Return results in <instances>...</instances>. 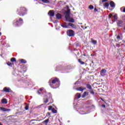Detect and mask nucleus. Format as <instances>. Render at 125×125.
<instances>
[{"label": "nucleus", "mask_w": 125, "mask_h": 125, "mask_svg": "<svg viewBox=\"0 0 125 125\" xmlns=\"http://www.w3.org/2000/svg\"><path fill=\"white\" fill-rule=\"evenodd\" d=\"M69 69H71L70 65H68L66 67H63L62 69V71H66V70H69Z\"/></svg>", "instance_id": "nucleus-19"}, {"label": "nucleus", "mask_w": 125, "mask_h": 125, "mask_svg": "<svg viewBox=\"0 0 125 125\" xmlns=\"http://www.w3.org/2000/svg\"><path fill=\"white\" fill-rule=\"evenodd\" d=\"M48 101H50L48 105L53 103V100L52 99V95L50 93H48L47 95L44 96L43 98V102L45 104H46Z\"/></svg>", "instance_id": "nucleus-2"}, {"label": "nucleus", "mask_w": 125, "mask_h": 125, "mask_svg": "<svg viewBox=\"0 0 125 125\" xmlns=\"http://www.w3.org/2000/svg\"><path fill=\"white\" fill-rule=\"evenodd\" d=\"M106 73L107 70L105 69H103L100 71V75L102 77H105V76H106Z\"/></svg>", "instance_id": "nucleus-10"}, {"label": "nucleus", "mask_w": 125, "mask_h": 125, "mask_svg": "<svg viewBox=\"0 0 125 125\" xmlns=\"http://www.w3.org/2000/svg\"><path fill=\"white\" fill-rule=\"evenodd\" d=\"M68 22H71V23L75 22V20L73 18H71L70 20H68Z\"/></svg>", "instance_id": "nucleus-27"}, {"label": "nucleus", "mask_w": 125, "mask_h": 125, "mask_svg": "<svg viewBox=\"0 0 125 125\" xmlns=\"http://www.w3.org/2000/svg\"><path fill=\"white\" fill-rule=\"evenodd\" d=\"M112 14H110L108 16V19H111V18H112Z\"/></svg>", "instance_id": "nucleus-39"}, {"label": "nucleus", "mask_w": 125, "mask_h": 125, "mask_svg": "<svg viewBox=\"0 0 125 125\" xmlns=\"http://www.w3.org/2000/svg\"><path fill=\"white\" fill-rule=\"evenodd\" d=\"M1 35V33H0V36Z\"/></svg>", "instance_id": "nucleus-53"}, {"label": "nucleus", "mask_w": 125, "mask_h": 125, "mask_svg": "<svg viewBox=\"0 0 125 125\" xmlns=\"http://www.w3.org/2000/svg\"><path fill=\"white\" fill-rule=\"evenodd\" d=\"M0 125H3L2 124H1V123H0Z\"/></svg>", "instance_id": "nucleus-52"}, {"label": "nucleus", "mask_w": 125, "mask_h": 125, "mask_svg": "<svg viewBox=\"0 0 125 125\" xmlns=\"http://www.w3.org/2000/svg\"><path fill=\"white\" fill-rule=\"evenodd\" d=\"M1 103H3V104H6L7 103V100L6 99H2Z\"/></svg>", "instance_id": "nucleus-24"}, {"label": "nucleus", "mask_w": 125, "mask_h": 125, "mask_svg": "<svg viewBox=\"0 0 125 125\" xmlns=\"http://www.w3.org/2000/svg\"><path fill=\"white\" fill-rule=\"evenodd\" d=\"M48 122H49V119H47L46 120H45V121H44L42 123L43 124H45V125H47V123H48Z\"/></svg>", "instance_id": "nucleus-29"}, {"label": "nucleus", "mask_w": 125, "mask_h": 125, "mask_svg": "<svg viewBox=\"0 0 125 125\" xmlns=\"http://www.w3.org/2000/svg\"><path fill=\"white\" fill-rule=\"evenodd\" d=\"M94 11H95V12H97V11H98V10H97V9L96 8H95Z\"/></svg>", "instance_id": "nucleus-42"}, {"label": "nucleus", "mask_w": 125, "mask_h": 125, "mask_svg": "<svg viewBox=\"0 0 125 125\" xmlns=\"http://www.w3.org/2000/svg\"><path fill=\"white\" fill-rule=\"evenodd\" d=\"M44 3H49V1L48 0H41Z\"/></svg>", "instance_id": "nucleus-30"}, {"label": "nucleus", "mask_w": 125, "mask_h": 125, "mask_svg": "<svg viewBox=\"0 0 125 125\" xmlns=\"http://www.w3.org/2000/svg\"><path fill=\"white\" fill-rule=\"evenodd\" d=\"M50 112H47L46 115V117H49V116H50Z\"/></svg>", "instance_id": "nucleus-38"}, {"label": "nucleus", "mask_w": 125, "mask_h": 125, "mask_svg": "<svg viewBox=\"0 0 125 125\" xmlns=\"http://www.w3.org/2000/svg\"><path fill=\"white\" fill-rule=\"evenodd\" d=\"M78 62L79 63H80V64H81V65H84V62H82V60H81V59H79L78 60Z\"/></svg>", "instance_id": "nucleus-28"}, {"label": "nucleus", "mask_w": 125, "mask_h": 125, "mask_svg": "<svg viewBox=\"0 0 125 125\" xmlns=\"http://www.w3.org/2000/svg\"><path fill=\"white\" fill-rule=\"evenodd\" d=\"M77 55H80V53L79 52L77 53Z\"/></svg>", "instance_id": "nucleus-50"}, {"label": "nucleus", "mask_w": 125, "mask_h": 125, "mask_svg": "<svg viewBox=\"0 0 125 125\" xmlns=\"http://www.w3.org/2000/svg\"><path fill=\"white\" fill-rule=\"evenodd\" d=\"M52 112L53 114H56V113H57V110L54 108H53L52 109Z\"/></svg>", "instance_id": "nucleus-31"}, {"label": "nucleus", "mask_w": 125, "mask_h": 125, "mask_svg": "<svg viewBox=\"0 0 125 125\" xmlns=\"http://www.w3.org/2000/svg\"><path fill=\"white\" fill-rule=\"evenodd\" d=\"M88 8H89V9H93L94 8V7L93 6V5H90L89 6Z\"/></svg>", "instance_id": "nucleus-34"}, {"label": "nucleus", "mask_w": 125, "mask_h": 125, "mask_svg": "<svg viewBox=\"0 0 125 125\" xmlns=\"http://www.w3.org/2000/svg\"><path fill=\"white\" fill-rule=\"evenodd\" d=\"M56 18L57 19H58L59 20L61 19V18H62V15H61V14L58 13L56 15Z\"/></svg>", "instance_id": "nucleus-21"}, {"label": "nucleus", "mask_w": 125, "mask_h": 125, "mask_svg": "<svg viewBox=\"0 0 125 125\" xmlns=\"http://www.w3.org/2000/svg\"><path fill=\"white\" fill-rule=\"evenodd\" d=\"M102 2H105V1H107V0H102Z\"/></svg>", "instance_id": "nucleus-44"}, {"label": "nucleus", "mask_w": 125, "mask_h": 125, "mask_svg": "<svg viewBox=\"0 0 125 125\" xmlns=\"http://www.w3.org/2000/svg\"><path fill=\"white\" fill-rule=\"evenodd\" d=\"M86 87L87 89H89V91L91 94H94V92L93 91V89H92V87H91V85H90V84H86Z\"/></svg>", "instance_id": "nucleus-6"}, {"label": "nucleus", "mask_w": 125, "mask_h": 125, "mask_svg": "<svg viewBox=\"0 0 125 125\" xmlns=\"http://www.w3.org/2000/svg\"><path fill=\"white\" fill-rule=\"evenodd\" d=\"M38 120H36V119H32L31 120H30V122H37Z\"/></svg>", "instance_id": "nucleus-41"}, {"label": "nucleus", "mask_w": 125, "mask_h": 125, "mask_svg": "<svg viewBox=\"0 0 125 125\" xmlns=\"http://www.w3.org/2000/svg\"><path fill=\"white\" fill-rule=\"evenodd\" d=\"M24 22L23 21V19L20 18L19 19H17L15 21V22L13 23L14 27H19L21 25H23Z\"/></svg>", "instance_id": "nucleus-4"}, {"label": "nucleus", "mask_w": 125, "mask_h": 125, "mask_svg": "<svg viewBox=\"0 0 125 125\" xmlns=\"http://www.w3.org/2000/svg\"><path fill=\"white\" fill-rule=\"evenodd\" d=\"M102 106L104 108H105L106 107V106H105V105L104 104H103Z\"/></svg>", "instance_id": "nucleus-46"}, {"label": "nucleus", "mask_w": 125, "mask_h": 125, "mask_svg": "<svg viewBox=\"0 0 125 125\" xmlns=\"http://www.w3.org/2000/svg\"><path fill=\"white\" fill-rule=\"evenodd\" d=\"M80 111L82 113H84L82 114V115H85L86 114H89V108H84L82 107L80 108Z\"/></svg>", "instance_id": "nucleus-5"}, {"label": "nucleus", "mask_w": 125, "mask_h": 125, "mask_svg": "<svg viewBox=\"0 0 125 125\" xmlns=\"http://www.w3.org/2000/svg\"><path fill=\"white\" fill-rule=\"evenodd\" d=\"M68 26H70V27L74 28V29H76V28H77V26H76V25H75L72 23H69Z\"/></svg>", "instance_id": "nucleus-20"}, {"label": "nucleus", "mask_w": 125, "mask_h": 125, "mask_svg": "<svg viewBox=\"0 0 125 125\" xmlns=\"http://www.w3.org/2000/svg\"><path fill=\"white\" fill-rule=\"evenodd\" d=\"M65 18L66 20L70 19V10H68L65 13Z\"/></svg>", "instance_id": "nucleus-11"}, {"label": "nucleus", "mask_w": 125, "mask_h": 125, "mask_svg": "<svg viewBox=\"0 0 125 125\" xmlns=\"http://www.w3.org/2000/svg\"><path fill=\"white\" fill-rule=\"evenodd\" d=\"M54 14H55L54 11L53 10H50L48 13V15L49 16H51V17H53V16H54Z\"/></svg>", "instance_id": "nucleus-14"}, {"label": "nucleus", "mask_w": 125, "mask_h": 125, "mask_svg": "<svg viewBox=\"0 0 125 125\" xmlns=\"http://www.w3.org/2000/svg\"><path fill=\"white\" fill-rule=\"evenodd\" d=\"M109 4L111 6V7H112L113 8H115L116 7V5L115 4V2L113 1H111L109 3Z\"/></svg>", "instance_id": "nucleus-18"}, {"label": "nucleus", "mask_w": 125, "mask_h": 125, "mask_svg": "<svg viewBox=\"0 0 125 125\" xmlns=\"http://www.w3.org/2000/svg\"><path fill=\"white\" fill-rule=\"evenodd\" d=\"M20 61L21 63H23V64H26V63H27V61L23 59H21Z\"/></svg>", "instance_id": "nucleus-25"}, {"label": "nucleus", "mask_w": 125, "mask_h": 125, "mask_svg": "<svg viewBox=\"0 0 125 125\" xmlns=\"http://www.w3.org/2000/svg\"><path fill=\"white\" fill-rule=\"evenodd\" d=\"M75 85L74 86H76L77 88H78V87H80V82L77 81L75 82Z\"/></svg>", "instance_id": "nucleus-22"}, {"label": "nucleus", "mask_w": 125, "mask_h": 125, "mask_svg": "<svg viewBox=\"0 0 125 125\" xmlns=\"http://www.w3.org/2000/svg\"><path fill=\"white\" fill-rule=\"evenodd\" d=\"M88 95V92H84L82 95V98H84L86 96H87Z\"/></svg>", "instance_id": "nucleus-23"}, {"label": "nucleus", "mask_w": 125, "mask_h": 125, "mask_svg": "<svg viewBox=\"0 0 125 125\" xmlns=\"http://www.w3.org/2000/svg\"><path fill=\"white\" fill-rule=\"evenodd\" d=\"M25 110H28L29 109V107L28 106H26L25 107Z\"/></svg>", "instance_id": "nucleus-43"}, {"label": "nucleus", "mask_w": 125, "mask_h": 125, "mask_svg": "<svg viewBox=\"0 0 125 125\" xmlns=\"http://www.w3.org/2000/svg\"><path fill=\"white\" fill-rule=\"evenodd\" d=\"M112 18L114 19L112 20V21L113 23H115V22L118 20V15L115 14L114 16L112 17Z\"/></svg>", "instance_id": "nucleus-15"}, {"label": "nucleus", "mask_w": 125, "mask_h": 125, "mask_svg": "<svg viewBox=\"0 0 125 125\" xmlns=\"http://www.w3.org/2000/svg\"><path fill=\"white\" fill-rule=\"evenodd\" d=\"M59 122L60 123L61 121H60V120H59Z\"/></svg>", "instance_id": "nucleus-54"}, {"label": "nucleus", "mask_w": 125, "mask_h": 125, "mask_svg": "<svg viewBox=\"0 0 125 125\" xmlns=\"http://www.w3.org/2000/svg\"><path fill=\"white\" fill-rule=\"evenodd\" d=\"M67 35L69 37H74L75 36V31L73 30H69L67 31Z\"/></svg>", "instance_id": "nucleus-7"}, {"label": "nucleus", "mask_w": 125, "mask_h": 125, "mask_svg": "<svg viewBox=\"0 0 125 125\" xmlns=\"http://www.w3.org/2000/svg\"><path fill=\"white\" fill-rule=\"evenodd\" d=\"M63 73H66V72H65V71H64V72H63Z\"/></svg>", "instance_id": "nucleus-56"}, {"label": "nucleus", "mask_w": 125, "mask_h": 125, "mask_svg": "<svg viewBox=\"0 0 125 125\" xmlns=\"http://www.w3.org/2000/svg\"><path fill=\"white\" fill-rule=\"evenodd\" d=\"M123 12H125V7L124 8H123Z\"/></svg>", "instance_id": "nucleus-45"}, {"label": "nucleus", "mask_w": 125, "mask_h": 125, "mask_svg": "<svg viewBox=\"0 0 125 125\" xmlns=\"http://www.w3.org/2000/svg\"><path fill=\"white\" fill-rule=\"evenodd\" d=\"M7 64L8 65V66H10V67H12V63L9 62H8L7 63Z\"/></svg>", "instance_id": "nucleus-36"}, {"label": "nucleus", "mask_w": 125, "mask_h": 125, "mask_svg": "<svg viewBox=\"0 0 125 125\" xmlns=\"http://www.w3.org/2000/svg\"><path fill=\"white\" fill-rule=\"evenodd\" d=\"M17 12L20 16H24L27 14V9L24 7H21L18 9Z\"/></svg>", "instance_id": "nucleus-3"}, {"label": "nucleus", "mask_w": 125, "mask_h": 125, "mask_svg": "<svg viewBox=\"0 0 125 125\" xmlns=\"http://www.w3.org/2000/svg\"><path fill=\"white\" fill-rule=\"evenodd\" d=\"M123 20L125 21V16H123Z\"/></svg>", "instance_id": "nucleus-47"}, {"label": "nucleus", "mask_w": 125, "mask_h": 125, "mask_svg": "<svg viewBox=\"0 0 125 125\" xmlns=\"http://www.w3.org/2000/svg\"><path fill=\"white\" fill-rule=\"evenodd\" d=\"M67 123H70V121H67Z\"/></svg>", "instance_id": "nucleus-51"}, {"label": "nucleus", "mask_w": 125, "mask_h": 125, "mask_svg": "<svg viewBox=\"0 0 125 125\" xmlns=\"http://www.w3.org/2000/svg\"><path fill=\"white\" fill-rule=\"evenodd\" d=\"M3 91L6 93L10 92V91H11V89H10V88L9 87H5L3 88Z\"/></svg>", "instance_id": "nucleus-16"}, {"label": "nucleus", "mask_w": 125, "mask_h": 125, "mask_svg": "<svg viewBox=\"0 0 125 125\" xmlns=\"http://www.w3.org/2000/svg\"><path fill=\"white\" fill-rule=\"evenodd\" d=\"M0 111H2L3 112H9L11 111V109L9 108H6L4 107H0Z\"/></svg>", "instance_id": "nucleus-12"}, {"label": "nucleus", "mask_w": 125, "mask_h": 125, "mask_svg": "<svg viewBox=\"0 0 125 125\" xmlns=\"http://www.w3.org/2000/svg\"><path fill=\"white\" fill-rule=\"evenodd\" d=\"M77 99H80V98H81V97L82 96V95L81 94H79V93H77Z\"/></svg>", "instance_id": "nucleus-32"}, {"label": "nucleus", "mask_w": 125, "mask_h": 125, "mask_svg": "<svg viewBox=\"0 0 125 125\" xmlns=\"http://www.w3.org/2000/svg\"><path fill=\"white\" fill-rule=\"evenodd\" d=\"M122 8H121V10H122Z\"/></svg>", "instance_id": "nucleus-57"}, {"label": "nucleus", "mask_w": 125, "mask_h": 125, "mask_svg": "<svg viewBox=\"0 0 125 125\" xmlns=\"http://www.w3.org/2000/svg\"><path fill=\"white\" fill-rule=\"evenodd\" d=\"M74 89H76V90H78V91H83V90H84V89H86L85 88L83 87V86H80L79 87H77V86H74Z\"/></svg>", "instance_id": "nucleus-8"}, {"label": "nucleus", "mask_w": 125, "mask_h": 125, "mask_svg": "<svg viewBox=\"0 0 125 125\" xmlns=\"http://www.w3.org/2000/svg\"><path fill=\"white\" fill-rule=\"evenodd\" d=\"M49 84L52 88H58L60 86V81L58 78H52L49 81Z\"/></svg>", "instance_id": "nucleus-1"}, {"label": "nucleus", "mask_w": 125, "mask_h": 125, "mask_svg": "<svg viewBox=\"0 0 125 125\" xmlns=\"http://www.w3.org/2000/svg\"><path fill=\"white\" fill-rule=\"evenodd\" d=\"M101 100H102V101H104V100L102 98L101 99Z\"/></svg>", "instance_id": "nucleus-49"}, {"label": "nucleus", "mask_w": 125, "mask_h": 125, "mask_svg": "<svg viewBox=\"0 0 125 125\" xmlns=\"http://www.w3.org/2000/svg\"><path fill=\"white\" fill-rule=\"evenodd\" d=\"M11 61L12 62H16V59L15 58H12L11 59Z\"/></svg>", "instance_id": "nucleus-33"}, {"label": "nucleus", "mask_w": 125, "mask_h": 125, "mask_svg": "<svg viewBox=\"0 0 125 125\" xmlns=\"http://www.w3.org/2000/svg\"><path fill=\"white\" fill-rule=\"evenodd\" d=\"M84 55V56H85V55Z\"/></svg>", "instance_id": "nucleus-58"}, {"label": "nucleus", "mask_w": 125, "mask_h": 125, "mask_svg": "<svg viewBox=\"0 0 125 125\" xmlns=\"http://www.w3.org/2000/svg\"><path fill=\"white\" fill-rule=\"evenodd\" d=\"M33 125H34V124H35V123H32Z\"/></svg>", "instance_id": "nucleus-55"}, {"label": "nucleus", "mask_w": 125, "mask_h": 125, "mask_svg": "<svg viewBox=\"0 0 125 125\" xmlns=\"http://www.w3.org/2000/svg\"><path fill=\"white\" fill-rule=\"evenodd\" d=\"M91 42H92V43H93V44L95 45V44H97V41L92 40H91Z\"/></svg>", "instance_id": "nucleus-26"}, {"label": "nucleus", "mask_w": 125, "mask_h": 125, "mask_svg": "<svg viewBox=\"0 0 125 125\" xmlns=\"http://www.w3.org/2000/svg\"><path fill=\"white\" fill-rule=\"evenodd\" d=\"M124 30L125 31V25H124Z\"/></svg>", "instance_id": "nucleus-48"}, {"label": "nucleus", "mask_w": 125, "mask_h": 125, "mask_svg": "<svg viewBox=\"0 0 125 125\" xmlns=\"http://www.w3.org/2000/svg\"><path fill=\"white\" fill-rule=\"evenodd\" d=\"M117 24L118 27H124V25L125 24H124V21H123L121 20H118L117 21Z\"/></svg>", "instance_id": "nucleus-9"}, {"label": "nucleus", "mask_w": 125, "mask_h": 125, "mask_svg": "<svg viewBox=\"0 0 125 125\" xmlns=\"http://www.w3.org/2000/svg\"><path fill=\"white\" fill-rule=\"evenodd\" d=\"M116 40L118 41H122L123 40V34H119L116 37Z\"/></svg>", "instance_id": "nucleus-13"}, {"label": "nucleus", "mask_w": 125, "mask_h": 125, "mask_svg": "<svg viewBox=\"0 0 125 125\" xmlns=\"http://www.w3.org/2000/svg\"><path fill=\"white\" fill-rule=\"evenodd\" d=\"M43 87H42L38 91V93L39 95H41V94H42V93H43Z\"/></svg>", "instance_id": "nucleus-17"}, {"label": "nucleus", "mask_w": 125, "mask_h": 125, "mask_svg": "<svg viewBox=\"0 0 125 125\" xmlns=\"http://www.w3.org/2000/svg\"><path fill=\"white\" fill-rule=\"evenodd\" d=\"M51 109H52V106H49L48 107V110L50 111V110H51Z\"/></svg>", "instance_id": "nucleus-40"}, {"label": "nucleus", "mask_w": 125, "mask_h": 125, "mask_svg": "<svg viewBox=\"0 0 125 125\" xmlns=\"http://www.w3.org/2000/svg\"><path fill=\"white\" fill-rule=\"evenodd\" d=\"M61 26H62V28H65V29L68 28V26L64 24H61Z\"/></svg>", "instance_id": "nucleus-35"}, {"label": "nucleus", "mask_w": 125, "mask_h": 125, "mask_svg": "<svg viewBox=\"0 0 125 125\" xmlns=\"http://www.w3.org/2000/svg\"><path fill=\"white\" fill-rule=\"evenodd\" d=\"M104 6L105 7H108V6H109V3L108 2L105 3V4H104Z\"/></svg>", "instance_id": "nucleus-37"}]
</instances>
